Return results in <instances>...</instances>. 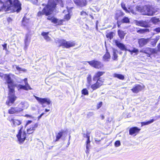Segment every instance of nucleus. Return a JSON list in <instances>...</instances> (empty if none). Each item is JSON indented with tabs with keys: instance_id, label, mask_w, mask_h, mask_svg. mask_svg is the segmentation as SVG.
<instances>
[{
	"instance_id": "38",
	"label": "nucleus",
	"mask_w": 160,
	"mask_h": 160,
	"mask_svg": "<svg viewBox=\"0 0 160 160\" xmlns=\"http://www.w3.org/2000/svg\"><path fill=\"white\" fill-rule=\"evenodd\" d=\"M81 93L84 95H88L89 94L86 88L83 89L81 91Z\"/></svg>"
},
{
	"instance_id": "28",
	"label": "nucleus",
	"mask_w": 160,
	"mask_h": 160,
	"mask_svg": "<svg viewBox=\"0 0 160 160\" xmlns=\"http://www.w3.org/2000/svg\"><path fill=\"white\" fill-rule=\"evenodd\" d=\"M49 32H43L41 33V35L45 39L48 41L51 40V38L48 36Z\"/></svg>"
},
{
	"instance_id": "60",
	"label": "nucleus",
	"mask_w": 160,
	"mask_h": 160,
	"mask_svg": "<svg viewBox=\"0 0 160 160\" xmlns=\"http://www.w3.org/2000/svg\"><path fill=\"white\" fill-rule=\"evenodd\" d=\"M158 2H160V0H156Z\"/></svg>"
},
{
	"instance_id": "46",
	"label": "nucleus",
	"mask_w": 160,
	"mask_h": 160,
	"mask_svg": "<svg viewBox=\"0 0 160 160\" xmlns=\"http://www.w3.org/2000/svg\"><path fill=\"white\" fill-rule=\"evenodd\" d=\"M153 31L157 33L160 32V27H159L155 28L154 29Z\"/></svg>"
},
{
	"instance_id": "33",
	"label": "nucleus",
	"mask_w": 160,
	"mask_h": 160,
	"mask_svg": "<svg viewBox=\"0 0 160 160\" xmlns=\"http://www.w3.org/2000/svg\"><path fill=\"white\" fill-rule=\"evenodd\" d=\"M156 119H152L149 121H148L146 122H141V126H142L144 125L149 124L153 122Z\"/></svg>"
},
{
	"instance_id": "36",
	"label": "nucleus",
	"mask_w": 160,
	"mask_h": 160,
	"mask_svg": "<svg viewBox=\"0 0 160 160\" xmlns=\"http://www.w3.org/2000/svg\"><path fill=\"white\" fill-rule=\"evenodd\" d=\"M127 50L131 54H132L133 53H136V54H137L138 52V49L136 48H133L132 50L128 49Z\"/></svg>"
},
{
	"instance_id": "53",
	"label": "nucleus",
	"mask_w": 160,
	"mask_h": 160,
	"mask_svg": "<svg viewBox=\"0 0 160 160\" xmlns=\"http://www.w3.org/2000/svg\"><path fill=\"white\" fill-rule=\"evenodd\" d=\"M95 142L96 143H98L99 142L101 141V140H98V139H95Z\"/></svg>"
},
{
	"instance_id": "1",
	"label": "nucleus",
	"mask_w": 160,
	"mask_h": 160,
	"mask_svg": "<svg viewBox=\"0 0 160 160\" xmlns=\"http://www.w3.org/2000/svg\"><path fill=\"white\" fill-rule=\"evenodd\" d=\"M105 72L104 71H98L94 73L92 78L91 74H88L87 78V88L90 87L94 91L103 86L105 79L101 77Z\"/></svg>"
},
{
	"instance_id": "6",
	"label": "nucleus",
	"mask_w": 160,
	"mask_h": 160,
	"mask_svg": "<svg viewBox=\"0 0 160 160\" xmlns=\"http://www.w3.org/2000/svg\"><path fill=\"white\" fill-rule=\"evenodd\" d=\"M23 126L21 127L18 130L16 137L20 144L22 143L26 138L27 133L25 131H23Z\"/></svg>"
},
{
	"instance_id": "49",
	"label": "nucleus",
	"mask_w": 160,
	"mask_h": 160,
	"mask_svg": "<svg viewBox=\"0 0 160 160\" xmlns=\"http://www.w3.org/2000/svg\"><path fill=\"white\" fill-rule=\"evenodd\" d=\"M7 21L8 23H10V22H12V19L11 18L8 17L7 18Z\"/></svg>"
},
{
	"instance_id": "54",
	"label": "nucleus",
	"mask_w": 160,
	"mask_h": 160,
	"mask_svg": "<svg viewBox=\"0 0 160 160\" xmlns=\"http://www.w3.org/2000/svg\"><path fill=\"white\" fill-rule=\"evenodd\" d=\"M158 39H156L154 40V43L155 45H156V43L158 41Z\"/></svg>"
},
{
	"instance_id": "13",
	"label": "nucleus",
	"mask_w": 160,
	"mask_h": 160,
	"mask_svg": "<svg viewBox=\"0 0 160 160\" xmlns=\"http://www.w3.org/2000/svg\"><path fill=\"white\" fill-rule=\"evenodd\" d=\"M47 19L48 20L50 21L52 23L56 24L57 25H62L63 22L64 21L63 19L58 20L54 16H48Z\"/></svg>"
},
{
	"instance_id": "24",
	"label": "nucleus",
	"mask_w": 160,
	"mask_h": 160,
	"mask_svg": "<svg viewBox=\"0 0 160 160\" xmlns=\"http://www.w3.org/2000/svg\"><path fill=\"white\" fill-rule=\"evenodd\" d=\"M116 45L122 50H127L125 46L122 43H120L118 40H116L114 41Z\"/></svg>"
},
{
	"instance_id": "11",
	"label": "nucleus",
	"mask_w": 160,
	"mask_h": 160,
	"mask_svg": "<svg viewBox=\"0 0 160 160\" xmlns=\"http://www.w3.org/2000/svg\"><path fill=\"white\" fill-rule=\"evenodd\" d=\"M140 52L147 54L146 57L144 58L145 59H146L150 57L151 55L153 53H156V51L154 49L149 47H147L145 48L144 50H140Z\"/></svg>"
},
{
	"instance_id": "63",
	"label": "nucleus",
	"mask_w": 160,
	"mask_h": 160,
	"mask_svg": "<svg viewBox=\"0 0 160 160\" xmlns=\"http://www.w3.org/2000/svg\"><path fill=\"white\" fill-rule=\"evenodd\" d=\"M158 98L159 99H160V95L159 96V97H158Z\"/></svg>"
},
{
	"instance_id": "7",
	"label": "nucleus",
	"mask_w": 160,
	"mask_h": 160,
	"mask_svg": "<svg viewBox=\"0 0 160 160\" xmlns=\"http://www.w3.org/2000/svg\"><path fill=\"white\" fill-rule=\"evenodd\" d=\"M34 97L38 101V102L42 105L43 107H45L46 106L45 104L49 106H51L52 104V102L50 99L48 98H41L34 96Z\"/></svg>"
},
{
	"instance_id": "47",
	"label": "nucleus",
	"mask_w": 160,
	"mask_h": 160,
	"mask_svg": "<svg viewBox=\"0 0 160 160\" xmlns=\"http://www.w3.org/2000/svg\"><path fill=\"white\" fill-rule=\"evenodd\" d=\"M2 46L3 47V50H5L6 51L7 50V44L6 43H5L3 44L2 45Z\"/></svg>"
},
{
	"instance_id": "35",
	"label": "nucleus",
	"mask_w": 160,
	"mask_h": 160,
	"mask_svg": "<svg viewBox=\"0 0 160 160\" xmlns=\"http://www.w3.org/2000/svg\"><path fill=\"white\" fill-rule=\"evenodd\" d=\"M114 32H111L108 33L106 35L107 38H109L110 40L112 39L113 37Z\"/></svg>"
},
{
	"instance_id": "5",
	"label": "nucleus",
	"mask_w": 160,
	"mask_h": 160,
	"mask_svg": "<svg viewBox=\"0 0 160 160\" xmlns=\"http://www.w3.org/2000/svg\"><path fill=\"white\" fill-rule=\"evenodd\" d=\"M59 44V47H62L63 48H68L73 47L76 45L74 41H67L64 39H61L58 41Z\"/></svg>"
},
{
	"instance_id": "4",
	"label": "nucleus",
	"mask_w": 160,
	"mask_h": 160,
	"mask_svg": "<svg viewBox=\"0 0 160 160\" xmlns=\"http://www.w3.org/2000/svg\"><path fill=\"white\" fill-rule=\"evenodd\" d=\"M14 76V74L11 73L5 74H4V77L3 79H5L8 83V88L9 89L10 92H14V89L16 87V85L14 84L13 80L12 79L11 77H13Z\"/></svg>"
},
{
	"instance_id": "37",
	"label": "nucleus",
	"mask_w": 160,
	"mask_h": 160,
	"mask_svg": "<svg viewBox=\"0 0 160 160\" xmlns=\"http://www.w3.org/2000/svg\"><path fill=\"white\" fill-rule=\"evenodd\" d=\"M151 20L152 22L154 24L157 23L160 21L159 18H157L155 17L152 18Z\"/></svg>"
},
{
	"instance_id": "61",
	"label": "nucleus",
	"mask_w": 160,
	"mask_h": 160,
	"mask_svg": "<svg viewBox=\"0 0 160 160\" xmlns=\"http://www.w3.org/2000/svg\"><path fill=\"white\" fill-rule=\"evenodd\" d=\"M102 119H103L104 118V117L103 116H102Z\"/></svg>"
},
{
	"instance_id": "8",
	"label": "nucleus",
	"mask_w": 160,
	"mask_h": 160,
	"mask_svg": "<svg viewBox=\"0 0 160 160\" xmlns=\"http://www.w3.org/2000/svg\"><path fill=\"white\" fill-rule=\"evenodd\" d=\"M145 15L149 16H152L155 14V13L157 12V10L152 7L145 5L143 8Z\"/></svg>"
},
{
	"instance_id": "12",
	"label": "nucleus",
	"mask_w": 160,
	"mask_h": 160,
	"mask_svg": "<svg viewBox=\"0 0 160 160\" xmlns=\"http://www.w3.org/2000/svg\"><path fill=\"white\" fill-rule=\"evenodd\" d=\"M23 80L24 81L25 85H23L21 84L18 85L17 87L18 90H19L20 89H23L28 91L29 90L32 89V88L31 87L28 82L27 78H24Z\"/></svg>"
},
{
	"instance_id": "56",
	"label": "nucleus",
	"mask_w": 160,
	"mask_h": 160,
	"mask_svg": "<svg viewBox=\"0 0 160 160\" xmlns=\"http://www.w3.org/2000/svg\"><path fill=\"white\" fill-rule=\"evenodd\" d=\"M89 16L92 18V19H94V17L92 15H90Z\"/></svg>"
},
{
	"instance_id": "14",
	"label": "nucleus",
	"mask_w": 160,
	"mask_h": 160,
	"mask_svg": "<svg viewBox=\"0 0 160 160\" xmlns=\"http://www.w3.org/2000/svg\"><path fill=\"white\" fill-rule=\"evenodd\" d=\"M145 88V86L139 84H135L131 89V90L134 93H137L142 90Z\"/></svg>"
},
{
	"instance_id": "50",
	"label": "nucleus",
	"mask_w": 160,
	"mask_h": 160,
	"mask_svg": "<svg viewBox=\"0 0 160 160\" xmlns=\"http://www.w3.org/2000/svg\"><path fill=\"white\" fill-rule=\"evenodd\" d=\"M4 74L0 72V77L2 79H4Z\"/></svg>"
},
{
	"instance_id": "32",
	"label": "nucleus",
	"mask_w": 160,
	"mask_h": 160,
	"mask_svg": "<svg viewBox=\"0 0 160 160\" xmlns=\"http://www.w3.org/2000/svg\"><path fill=\"white\" fill-rule=\"evenodd\" d=\"M22 25L23 26H26L29 23V20L27 19L26 17H23L22 21Z\"/></svg>"
},
{
	"instance_id": "58",
	"label": "nucleus",
	"mask_w": 160,
	"mask_h": 160,
	"mask_svg": "<svg viewBox=\"0 0 160 160\" xmlns=\"http://www.w3.org/2000/svg\"><path fill=\"white\" fill-rule=\"evenodd\" d=\"M42 116H41V114H40V115L38 117V119H39V118H40L42 117Z\"/></svg>"
},
{
	"instance_id": "21",
	"label": "nucleus",
	"mask_w": 160,
	"mask_h": 160,
	"mask_svg": "<svg viewBox=\"0 0 160 160\" xmlns=\"http://www.w3.org/2000/svg\"><path fill=\"white\" fill-rule=\"evenodd\" d=\"M38 126V124L36 123L33 125H32L27 130V133L28 134H32L36 130Z\"/></svg>"
},
{
	"instance_id": "15",
	"label": "nucleus",
	"mask_w": 160,
	"mask_h": 160,
	"mask_svg": "<svg viewBox=\"0 0 160 160\" xmlns=\"http://www.w3.org/2000/svg\"><path fill=\"white\" fill-rule=\"evenodd\" d=\"M141 129L137 127H133L130 128L129 130V134L130 135L136 136L138 134Z\"/></svg>"
},
{
	"instance_id": "64",
	"label": "nucleus",
	"mask_w": 160,
	"mask_h": 160,
	"mask_svg": "<svg viewBox=\"0 0 160 160\" xmlns=\"http://www.w3.org/2000/svg\"><path fill=\"white\" fill-rule=\"evenodd\" d=\"M20 160V159H17V160Z\"/></svg>"
},
{
	"instance_id": "43",
	"label": "nucleus",
	"mask_w": 160,
	"mask_h": 160,
	"mask_svg": "<svg viewBox=\"0 0 160 160\" xmlns=\"http://www.w3.org/2000/svg\"><path fill=\"white\" fill-rule=\"evenodd\" d=\"M103 103L102 102H100L97 105V109H98L100 108L102 106Z\"/></svg>"
},
{
	"instance_id": "16",
	"label": "nucleus",
	"mask_w": 160,
	"mask_h": 160,
	"mask_svg": "<svg viewBox=\"0 0 160 160\" xmlns=\"http://www.w3.org/2000/svg\"><path fill=\"white\" fill-rule=\"evenodd\" d=\"M23 110V109L16 107H11L8 110V113L10 114H18Z\"/></svg>"
},
{
	"instance_id": "44",
	"label": "nucleus",
	"mask_w": 160,
	"mask_h": 160,
	"mask_svg": "<svg viewBox=\"0 0 160 160\" xmlns=\"http://www.w3.org/2000/svg\"><path fill=\"white\" fill-rule=\"evenodd\" d=\"M80 15L82 16H86L88 15L87 13L83 10L80 13Z\"/></svg>"
},
{
	"instance_id": "52",
	"label": "nucleus",
	"mask_w": 160,
	"mask_h": 160,
	"mask_svg": "<svg viewBox=\"0 0 160 160\" xmlns=\"http://www.w3.org/2000/svg\"><path fill=\"white\" fill-rule=\"evenodd\" d=\"M158 51L160 52V43H159L158 46Z\"/></svg>"
},
{
	"instance_id": "2",
	"label": "nucleus",
	"mask_w": 160,
	"mask_h": 160,
	"mask_svg": "<svg viewBox=\"0 0 160 160\" xmlns=\"http://www.w3.org/2000/svg\"><path fill=\"white\" fill-rule=\"evenodd\" d=\"M0 0V3L3 4V5L0 8V12L6 11L9 10L12 8L13 12H19L22 9L21 3L18 0Z\"/></svg>"
},
{
	"instance_id": "45",
	"label": "nucleus",
	"mask_w": 160,
	"mask_h": 160,
	"mask_svg": "<svg viewBox=\"0 0 160 160\" xmlns=\"http://www.w3.org/2000/svg\"><path fill=\"white\" fill-rule=\"evenodd\" d=\"M24 117H27V118H33L34 117H33L32 115H29L28 114H26L24 116Z\"/></svg>"
},
{
	"instance_id": "20",
	"label": "nucleus",
	"mask_w": 160,
	"mask_h": 160,
	"mask_svg": "<svg viewBox=\"0 0 160 160\" xmlns=\"http://www.w3.org/2000/svg\"><path fill=\"white\" fill-rule=\"evenodd\" d=\"M124 15V13L121 10H117L115 14L114 19L117 21H120L119 19Z\"/></svg>"
},
{
	"instance_id": "31",
	"label": "nucleus",
	"mask_w": 160,
	"mask_h": 160,
	"mask_svg": "<svg viewBox=\"0 0 160 160\" xmlns=\"http://www.w3.org/2000/svg\"><path fill=\"white\" fill-rule=\"evenodd\" d=\"M121 6L122 8L124 10L126 13H129L131 12L132 13H134V11L133 10H130V11L128 10L126 7L125 4L123 3H121Z\"/></svg>"
},
{
	"instance_id": "57",
	"label": "nucleus",
	"mask_w": 160,
	"mask_h": 160,
	"mask_svg": "<svg viewBox=\"0 0 160 160\" xmlns=\"http://www.w3.org/2000/svg\"><path fill=\"white\" fill-rule=\"evenodd\" d=\"M70 137H71V136H69V141H68V145H69V144H70V142H69V139H70Z\"/></svg>"
},
{
	"instance_id": "51",
	"label": "nucleus",
	"mask_w": 160,
	"mask_h": 160,
	"mask_svg": "<svg viewBox=\"0 0 160 160\" xmlns=\"http://www.w3.org/2000/svg\"><path fill=\"white\" fill-rule=\"evenodd\" d=\"M146 55H144L143 54H141L140 55V58H143V59L144 60H145L144 59L145 58H146Z\"/></svg>"
},
{
	"instance_id": "19",
	"label": "nucleus",
	"mask_w": 160,
	"mask_h": 160,
	"mask_svg": "<svg viewBox=\"0 0 160 160\" xmlns=\"http://www.w3.org/2000/svg\"><path fill=\"white\" fill-rule=\"evenodd\" d=\"M130 22L129 19L127 17H124L120 21H117V24L118 28L120 27L122 23H129Z\"/></svg>"
},
{
	"instance_id": "34",
	"label": "nucleus",
	"mask_w": 160,
	"mask_h": 160,
	"mask_svg": "<svg viewBox=\"0 0 160 160\" xmlns=\"http://www.w3.org/2000/svg\"><path fill=\"white\" fill-rule=\"evenodd\" d=\"M85 137L87 138V140L86 142L87 145L86 148L87 149H88V146L89 145L90 142V136L89 135V133H87Z\"/></svg>"
},
{
	"instance_id": "42",
	"label": "nucleus",
	"mask_w": 160,
	"mask_h": 160,
	"mask_svg": "<svg viewBox=\"0 0 160 160\" xmlns=\"http://www.w3.org/2000/svg\"><path fill=\"white\" fill-rule=\"evenodd\" d=\"M121 145V143L119 141L117 140L114 143V146L116 147H118Z\"/></svg>"
},
{
	"instance_id": "17",
	"label": "nucleus",
	"mask_w": 160,
	"mask_h": 160,
	"mask_svg": "<svg viewBox=\"0 0 160 160\" xmlns=\"http://www.w3.org/2000/svg\"><path fill=\"white\" fill-rule=\"evenodd\" d=\"M136 24L137 26L145 28H149L150 27L149 22L145 20L136 21Z\"/></svg>"
},
{
	"instance_id": "26",
	"label": "nucleus",
	"mask_w": 160,
	"mask_h": 160,
	"mask_svg": "<svg viewBox=\"0 0 160 160\" xmlns=\"http://www.w3.org/2000/svg\"><path fill=\"white\" fill-rule=\"evenodd\" d=\"M107 51L103 55L102 59L105 61H108L111 58V56L109 53L108 52V50L106 49Z\"/></svg>"
},
{
	"instance_id": "40",
	"label": "nucleus",
	"mask_w": 160,
	"mask_h": 160,
	"mask_svg": "<svg viewBox=\"0 0 160 160\" xmlns=\"http://www.w3.org/2000/svg\"><path fill=\"white\" fill-rule=\"evenodd\" d=\"M16 68L17 70L19 72L22 71L23 72H26L27 71V69H22L17 65H16Z\"/></svg>"
},
{
	"instance_id": "27",
	"label": "nucleus",
	"mask_w": 160,
	"mask_h": 160,
	"mask_svg": "<svg viewBox=\"0 0 160 160\" xmlns=\"http://www.w3.org/2000/svg\"><path fill=\"white\" fill-rule=\"evenodd\" d=\"M118 34L119 37L121 40L124 38L126 34V33L124 31L120 29L118 30Z\"/></svg>"
},
{
	"instance_id": "23",
	"label": "nucleus",
	"mask_w": 160,
	"mask_h": 160,
	"mask_svg": "<svg viewBox=\"0 0 160 160\" xmlns=\"http://www.w3.org/2000/svg\"><path fill=\"white\" fill-rule=\"evenodd\" d=\"M9 121L12 122V126L16 127L18 126L21 124V122L20 120L18 119H15L14 118H11V119H8Z\"/></svg>"
},
{
	"instance_id": "25",
	"label": "nucleus",
	"mask_w": 160,
	"mask_h": 160,
	"mask_svg": "<svg viewBox=\"0 0 160 160\" xmlns=\"http://www.w3.org/2000/svg\"><path fill=\"white\" fill-rule=\"evenodd\" d=\"M65 131L63 130H61L58 132L57 133H56V138L55 140V142H57L59 140L62 136L63 133Z\"/></svg>"
},
{
	"instance_id": "39",
	"label": "nucleus",
	"mask_w": 160,
	"mask_h": 160,
	"mask_svg": "<svg viewBox=\"0 0 160 160\" xmlns=\"http://www.w3.org/2000/svg\"><path fill=\"white\" fill-rule=\"evenodd\" d=\"M118 56L115 51H114L113 53L112 59L113 60H118Z\"/></svg>"
},
{
	"instance_id": "29",
	"label": "nucleus",
	"mask_w": 160,
	"mask_h": 160,
	"mask_svg": "<svg viewBox=\"0 0 160 160\" xmlns=\"http://www.w3.org/2000/svg\"><path fill=\"white\" fill-rule=\"evenodd\" d=\"M113 76L114 78H116L122 80H124L125 78L124 76L122 74L116 73L113 74Z\"/></svg>"
},
{
	"instance_id": "55",
	"label": "nucleus",
	"mask_w": 160,
	"mask_h": 160,
	"mask_svg": "<svg viewBox=\"0 0 160 160\" xmlns=\"http://www.w3.org/2000/svg\"><path fill=\"white\" fill-rule=\"evenodd\" d=\"M50 111V110L49 109H46L45 110V112H47Z\"/></svg>"
},
{
	"instance_id": "22",
	"label": "nucleus",
	"mask_w": 160,
	"mask_h": 160,
	"mask_svg": "<svg viewBox=\"0 0 160 160\" xmlns=\"http://www.w3.org/2000/svg\"><path fill=\"white\" fill-rule=\"evenodd\" d=\"M148 38H142L138 39V42L139 45V47H143L148 42Z\"/></svg>"
},
{
	"instance_id": "59",
	"label": "nucleus",
	"mask_w": 160,
	"mask_h": 160,
	"mask_svg": "<svg viewBox=\"0 0 160 160\" xmlns=\"http://www.w3.org/2000/svg\"><path fill=\"white\" fill-rule=\"evenodd\" d=\"M44 114V113L43 112L41 114V116H42Z\"/></svg>"
},
{
	"instance_id": "30",
	"label": "nucleus",
	"mask_w": 160,
	"mask_h": 160,
	"mask_svg": "<svg viewBox=\"0 0 160 160\" xmlns=\"http://www.w3.org/2000/svg\"><path fill=\"white\" fill-rule=\"evenodd\" d=\"M150 32V30L148 28L140 29L137 31V32L139 34H142Z\"/></svg>"
},
{
	"instance_id": "41",
	"label": "nucleus",
	"mask_w": 160,
	"mask_h": 160,
	"mask_svg": "<svg viewBox=\"0 0 160 160\" xmlns=\"http://www.w3.org/2000/svg\"><path fill=\"white\" fill-rule=\"evenodd\" d=\"M70 18L71 16L68 13L65 15L64 19L67 21H68L70 19Z\"/></svg>"
},
{
	"instance_id": "18",
	"label": "nucleus",
	"mask_w": 160,
	"mask_h": 160,
	"mask_svg": "<svg viewBox=\"0 0 160 160\" xmlns=\"http://www.w3.org/2000/svg\"><path fill=\"white\" fill-rule=\"evenodd\" d=\"M73 2L77 7L80 8L85 7L87 4V0H73Z\"/></svg>"
},
{
	"instance_id": "48",
	"label": "nucleus",
	"mask_w": 160,
	"mask_h": 160,
	"mask_svg": "<svg viewBox=\"0 0 160 160\" xmlns=\"http://www.w3.org/2000/svg\"><path fill=\"white\" fill-rule=\"evenodd\" d=\"M32 122V121L31 120H28L27 122L25 125V127H26V126H27L29 124L31 123Z\"/></svg>"
},
{
	"instance_id": "3",
	"label": "nucleus",
	"mask_w": 160,
	"mask_h": 160,
	"mask_svg": "<svg viewBox=\"0 0 160 160\" xmlns=\"http://www.w3.org/2000/svg\"><path fill=\"white\" fill-rule=\"evenodd\" d=\"M58 0H48L47 4L42 9V11H39L37 16L40 17L43 15L48 16L51 14L56 9Z\"/></svg>"
},
{
	"instance_id": "10",
	"label": "nucleus",
	"mask_w": 160,
	"mask_h": 160,
	"mask_svg": "<svg viewBox=\"0 0 160 160\" xmlns=\"http://www.w3.org/2000/svg\"><path fill=\"white\" fill-rule=\"evenodd\" d=\"M87 62L91 67L97 69H101L103 67V64L101 62L95 59L88 61Z\"/></svg>"
},
{
	"instance_id": "9",
	"label": "nucleus",
	"mask_w": 160,
	"mask_h": 160,
	"mask_svg": "<svg viewBox=\"0 0 160 160\" xmlns=\"http://www.w3.org/2000/svg\"><path fill=\"white\" fill-rule=\"evenodd\" d=\"M15 89H14L13 92L10 93L9 89L8 100L6 102V104L8 106H10L12 104H13L17 98V97L15 95Z\"/></svg>"
},
{
	"instance_id": "62",
	"label": "nucleus",
	"mask_w": 160,
	"mask_h": 160,
	"mask_svg": "<svg viewBox=\"0 0 160 160\" xmlns=\"http://www.w3.org/2000/svg\"><path fill=\"white\" fill-rule=\"evenodd\" d=\"M26 41H27L28 40V38H27L26 39Z\"/></svg>"
}]
</instances>
